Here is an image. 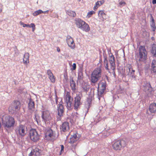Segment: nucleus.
I'll return each mask as SVG.
<instances>
[{"label": "nucleus", "instance_id": "f257e3e1", "mask_svg": "<svg viewBox=\"0 0 156 156\" xmlns=\"http://www.w3.org/2000/svg\"><path fill=\"white\" fill-rule=\"evenodd\" d=\"M2 122L4 126L8 129L13 127L15 124L14 119L12 117L9 116H3Z\"/></svg>", "mask_w": 156, "mask_h": 156}, {"label": "nucleus", "instance_id": "f03ea898", "mask_svg": "<svg viewBox=\"0 0 156 156\" xmlns=\"http://www.w3.org/2000/svg\"><path fill=\"white\" fill-rule=\"evenodd\" d=\"M109 61L110 63V69L108 68V61L106 58H105L104 60V65L105 69L110 72V70H113V73L114 75H115V57L113 55L110 56L109 59Z\"/></svg>", "mask_w": 156, "mask_h": 156}, {"label": "nucleus", "instance_id": "7ed1b4c3", "mask_svg": "<svg viewBox=\"0 0 156 156\" xmlns=\"http://www.w3.org/2000/svg\"><path fill=\"white\" fill-rule=\"evenodd\" d=\"M102 70L101 66L95 68L91 75V81L95 83L100 79L101 77Z\"/></svg>", "mask_w": 156, "mask_h": 156}, {"label": "nucleus", "instance_id": "20e7f679", "mask_svg": "<svg viewBox=\"0 0 156 156\" xmlns=\"http://www.w3.org/2000/svg\"><path fill=\"white\" fill-rule=\"evenodd\" d=\"M139 55L138 58L140 62H144L147 58V52L144 46H140L139 48Z\"/></svg>", "mask_w": 156, "mask_h": 156}, {"label": "nucleus", "instance_id": "39448f33", "mask_svg": "<svg viewBox=\"0 0 156 156\" xmlns=\"http://www.w3.org/2000/svg\"><path fill=\"white\" fill-rule=\"evenodd\" d=\"M126 145V141L123 140H116L112 144L113 149L115 151H120Z\"/></svg>", "mask_w": 156, "mask_h": 156}, {"label": "nucleus", "instance_id": "423d86ee", "mask_svg": "<svg viewBox=\"0 0 156 156\" xmlns=\"http://www.w3.org/2000/svg\"><path fill=\"white\" fill-rule=\"evenodd\" d=\"M15 131L17 135L23 137L27 133V128L25 125L20 124L17 127Z\"/></svg>", "mask_w": 156, "mask_h": 156}, {"label": "nucleus", "instance_id": "0eeeda50", "mask_svg": "<svg viewBox=\"0 0 156 156\" xmlns=\"http://www.w3.org/2000/svg\"><path fill=\"white\" fill-rule=\"evenodd\" d=\"M57 138L55 132L51 129H48L46 131L45 138L48 140L54 141Z\"/></svg>", "mask_w": 156, "mask_h": 156}, {"label": "nucleus", "instance_id": "6e6552de", "mask_svg": "<svg viewBox=\"0 0 156 156\" xmlns=\"http://www.w3.org/2000/svg\"><path fill=\"white\" fill-rule=\"evenodd\" d=\"M29 135L30 139L34 142H36L39 139L40 135L35 129H31L29 132Z\"/></svg>", "mask_w": 156, "mask_h": 156}, {"label": "nucleus", "instance_id": "1a4fd4ad", "mask_svg": "<svg viewBox=\"0 0 156 156\" xmlns=\"http://www.w3.org/2000/svg\"><path fill=\"white\" fill-rule=\"evenodd\" d=\"M21 104L20 102L17 100L13 101L9 106V110L10 112L19 111L20 109Z\"/></svg>", "mask_w": 156, "mask_h": 156}, {"label": "nucleus", "instance_id": "9d476101", "mask_svg": "<svg viewBox=\"0 0 156 156\" xmlns=\"http://www.w3.org/2000/svg\"><path fill=\"white\" fill-rule=\"evenodd\" d=\"M81 98L80 94H77L75 98L74 102L73 104L74 108L76 111L78 110L80 108L82 103L80 102Z\"/></svg>", "mask_w": 156, "mask_h": 156}, {"label": "nucleus", "instance_id": "9b49d317", "mask_svg": "<svg viewBox=\"0 0 156 156\" xmlns=\"http://www.w3.org/2000/svg\"><path fill=\"white\" fill-rule=\"evenodd\" d=\"M63 103L62 100L61 99V101L59 103V104L57 106V110L58 111V115L60 117L63 115V114L64 111V108L62 104Z\"/></svg>", "mask_w": 156, "mask_h": 156}, {"label": "nucleus", "instance_id": "f8f14e48", "mask_svg": "<svg viewBox=\"0 0 156 156\" xmlns=\"http://www.w3.org/2000/svg\"><path fill=\"white\" fill-rule=\"evenodd\" d=\"M73 98L69 94L67 93L65 98V102L66 103V107L68 109L70 108L72 105Z\"/></svg>", "mask_w": 156, "mask_h": 156}, {"label": "nucleus", "instance_id": "ddd939ff", "mask_svg": "<svg viewBox=\"0 0 156 156\" xmlns=\"http://www.w3.org/2000/svg\"><path fill=\"white\" fill-rule=\"evenodd\" d=\"M66 41L68 46L71 49H74L75 48V45L73 40L70 36L67 37Z\"/></svg>", "mask_w": 156, "mask_h": 156}, {"label": "nucleus", "instance_id": "4468645a", "mask_svg": "<svg viewBox=\"0 0 156 156\" xmlns=\"http://www.w3.org/2000/svg\"><path fill=\"white\" fill-rule=\"evenodd\" d=\"M42 118L45 123L46 122L50 120L51 117L49 112L47 110L44 111L42 115Z\"/></svg>", "mask_w": 156, "mask_h": 156}, {"label": "nucleus", "instance_id": "2eb2a0df", "mask_svg": "<svg viewBox=\"0 0 156 156\" xmlns=\"http://www.w3.org/2000/svg\"><path fill=\"white\" fill-rule=\"evenodd\" d=\"M41 153V150L38 148H35L32 150L29 156H39Z\"/></svg>", "mask_w": 156, "mask_h": 156}, {"label": "nucleus", "instance_id": "dca6fc26", "mask_svg": "<svg viewBox=\"0 0 156 156\" xmlns=\"http://www.w3.org/2000/svg\"><path fill=\"white\" fill-rule=\"evenodd\" d=\"M61 129L64 132L68 131L69 129V123L67 122H63L62 125Z\"/></svg>", "mask_w": 156, "mask_h": 156}, {"label": "nucleus", "instance_id": "f3484780", "mask_svg": "<svg viewBox=\"0 0 156 156\" xmlns=\"http://www.w3.org/2000/svg\"><path fill=\"white\" fill-rule=\"evenodd\" d=\"M149 111L151 113H156V103H151L149 106Z\"/></svg>", "mask_w": 156, "mask_h": 156}, {"label": "nucleus", "instance_id": "a211bd4d", "mask_svg": "<svg viewBox=\"0 0 156 156\" xmlns=\"http://www.w3.org/2000/svg\"><path fill=\"white\" fill-rule=\"evenodd\" d=\"M29 57L30 55L29 53L26 52L25 53L23 58V63L24 64L27 65L29 63Z\"/></svg>", "mask_w": 156, "mask_h": 156}, {"label": "nucleus", "instance_id": "6ab92c4d", "mask_svg": "<svg viewBox=\"0 0 156 156\" xmlns=\"http://www.w3.org/2000/svg\"><path fill=\"white\" fill-rule=\"evenodd\" d=\"M75 23L77 26L79 28L81 27L83 24H85V21L80 18L75 19Z\"/></svg>", "mask_w": 156, "mask_h": 156}, {"label": "nucleus", "instance_id": "aec40b11", "mask_svg": "<svg viewBox=\"0 0 156 156\" xmlns=\"http://www.w3.org/2000/svg\"><path fill=\"white\" fill-rule=\"evenodd\" d=\"M105 2V1L104 0L98 1L97 2L95 3V5L94 7V10L96 11L99 6L103 5L104 3Z\"/></svg>", "mask_w": 156, "mask_h": 156}, {"label": "nucleus", "instance_id": "412c9836", "mask_svg": "<svg viewBox=\"0 0 156 156\" xmlns=\"http://www.w3.org/2000/svg\"><path fill=\"white\" fill-rule=\"evenodd\" d=\"M80 29L86 32H88L90 30V28L88 25L85 22V24L82 26L80 28Z\"/></svg>", "mask_w": 156, "mask_h": 156}, {"label": "nucleus", "instance_id": "4be33fe9", "mask_svg": "<svg viewBox=\"0 0 156 156\" xmlns=\"http://www.w3.org/2000/svg\"><path fill=\"white\" fill-rule=\"evenodd\" d=\"M106 14L104 10H101L99 11L98 12V16L103 19H105Z\"/></svg>", "mask_w": 156, "mask_h": 156}, {"label": "nucleus", "instance_id": "5701e85b", "mask_svg": "<svg viewBox=\"0 0 156 156\" xmlns=\"http://www.w3.org/2000/svg\"><path fill=\"white\" fill-rule=\"evenodd\" d=\"M28 105L29 109L31 111H33L34 109V101L31 99L29 100Z\"/></svg>", "mask_w": 156, "mask_h": 156}, {"label": "nucleus", "instance_id": "b1692460", "mask_svg": "<svg viewBox=\"0 0 156 156\" xmlns=\"http://www.w3.org/2000/svg\"><path fill=\"white\" fill-rule=\"evenodd\" d=\"M66 13L69 16L72 17H75L76 16V14L75 12L71 10H68L66 12Z\"/></svg>", "mask_w": 156, "mask_h": 156}, {"label": "nucleus", "instance_id": "393cba45", "mask_svg": "<svg viewBox=\"0 0 156 156\" xmlns=\"http://www.w3.org/2000/svg\"><path fill=\"white\" fill-rule=\"evenodd\" d=\"M70 84L72 89L73 90H76V84L73 78L70 80Z\"/></svg>", "mask_w": 156, "mask_h": 156}, {"label": "nucleus", "instance_id": "a878e982", "mask_svg": "<svg viewBox=\"0 0 156 156\" xmlns=\"http://www.w3.org/2000/svg\"><path fill=\"white\" fill-rule=\"evenodd\" d=\"M151 53L154 56L156 57V45L155 44H154L152 45Z\"/></svg>", "mask_w": 156, "mask_h": 156}, {"label": "nucleus", "instance_id": "bb28decb", "mask_svg": "<svg viewBox=\"0 0 156 156\" xmlns=\"http://www.w3.org/2000/svg\"><path fill=\"white\" fill-rule=\"evenodd\" d=\"M152 70L154 72H156V60H153L152 63Z\"/></svg>", "mask_w": 156, "mask_h": 156}, {"label": "nucleus", "instance_id": "cd10ccee", "mask_svg": "<svg viewBox=\"0 0 156 156\" xmlns=\"http://www.w3.org/2000/svg\"><path fill=\"white\" fill-rule=\"evenodd\" d=\"M43 12V11L39 9V10L35 11L34 12H33V15L34 16H36L39 15V14L42 13Z\"/></svg>", "mask_w": 156, "mask_h": 156}, {"label": "nucleus", "instance_id": "c85d7f7f", "mask_svg": "<svg viewBox=\"0 0 156 156\" xmlns=\"http://www.w3.org/2000/svg\"><path fill=\"white\" fill-rule=\"evenodd\" d=\"M105 90V87H104V89H101V90H100L99 91H98V94L99 95L98 96V99L100 100V97L101 96V95L103 94V93H104V91Z\"/></svg>", "mask_w": 156, "mask_h": 156}, {"label": "nucleus", "instance_id": "c756f323", "mask_svg": "<svg viewBox=\"0 0 156 156\" xmlns=\"http://www.w3.org/2000/svg\"><path fill=\"white\" fill-rule=\"evenodd\" d=\"M79 114L77 112L74 114V115H73V121H76V120L79 118Z\"/></svg>", "mask_w": 156, "mask_h": 156}, {"label": "nucleus", "instance_id": "7c9ffc66", "mask_svg": "<svg viewBox=\"0 0 156 156\" xmlns=\"http://www.w3.org/2000/svg\"><path fill=\"white\" fill-rule=\"evenodd\" d=\"M48 78L51 83H55V77L53 75L49 77Z\"/></svg>", "mask_w": 156, "mask_h": 156}, {"label": "nucleus", "instance_id": "2f4dec72", "mask_svg": "<svg viewBox=\"0 0 156 156\" xmlns=\"http://www.w3.org/2000/svg\"><path fill=\"white\" fill-rule=\"evenodd\" d=\"M77 140H76V139H75L73 138V137H71L70 138V140L69 141V143L70 144H73Z\"/></svg>", "mask_w": 156, "mask_h": 156}, {"label": "nucleus", "instance_id": "473e14b6", "mask_svg": "<svg viewBox=\"0 0 156 156\" xmlns=\"http://www.w3.org/2000/svg\"><path fill=\"white\" fill-rule=\"evenodd\" d=\"M47 73L48 75V78L53 75L51 70L50 69L47 70Z\"/></svg>", "mask_w": 156, "mask_h": 156}, {"label": "nucleus", "instance_id": "72a5a7b5", "mask_svg": "<svg viewBox=\"0 0 156 156\" xmlns=\"http://www.w3.org/2000/svg\"><path fill=\"white\" fill-rule=\"evenodd\" d=\"M95 13V12L93 11H91L87 13V16L89 18L92 15L94 14Z\"/></svg>", "mask_w": 156, "mask_h": 156}, {"label": "nucleus", "instance_id": "f704fd0d", "mask_svg": "<svg viewBox=\"0 0 156 156\" xmlns=\"http://www.w3.org/2000/svg\"><path fill=\"white\" fill-rule=\"evenodd\" d=\"M151 27L152 30L154 31H155L156 30V27L155 26V23H154L153 24L151 23Z\"/></svg>", "mask_w": 156, "mask_h": 156}, {"label": "nucleus", "instance_id": "c9c22d12", "mask_svg": "<svg viewBox=\"0 0 156 156\" xmlns=\"http://www.w3.org/2000/svg\"><path fill=\"white\" fill-rule=\"evenodd\" d=\"M126 5V3L125 2H120L119 3V5L120 7H122Z\"/></svg>", "mask_w": 156, "mask_h": 156}, {"label": "nucleus", "instance_id": "e433bc0d", "mask_svg": "<svg viewBox=\"0 0 156 156\" xmlns=\"http://www.w3.org/2000/svg\"><path fill=\"white\" fill-rule=\"evenodd\" d=\"M31 27L32 28V31L34 32L36 29L35 25L34 23H31L30 24Z\"/></svg>", "mask_w": 156, "mask_h": 156}, {"label": "nucleus", "instance_id": "4c0bfd02", "mask_svg": "<svg viewBox=\"0 0 156 156\" xmlns=\"http://www.w3.org/2000/svg\"><path fill=\"white\" fill-rule=\"evenodd\" d=\"M129 72L130 73H131V75H132V76H133V75L134 74V73L135 72V71L134 70H133L132 68H129Z\"/></svg>", "mask_w": 156, "mask_h": 156}, {"label": "nucleus", "instance_id": "58836bf2", "mask_svg": "<svg viewBox=\"0 0 156 156\" xmlns=\"http://www.w3.org/2000/svg\"><path fill=\"white\" fill-rule=\"evenodd\" d=\"M61 150L60 151V154H61V153L63 152L64 149V146L63 145H61Z\"/></svg>", "mask_w": 156, "mask_h": 156}, {"label": "nucleus", "instance_id": "ea45409f", "mask_svg": "<svg viewBox=\"0 0 156 156\" xmlns=\"http://www.w3.org/2000/svg\"><path fill=\"white\" fill-rule=\"evenodd\" d=\"M151 23L153 24L154 23H155L154 22V20L153 17L152 15H151Z\"/></svg>", "mask_w": 156, "mask_h": 156}, {"label": "nucleus", "instance_id": "a19ab883", "mask_svg": "<svg viewBox=\"0 0 156 156\" xmlns=\"http://www.w3.org/2000/svg\"><path fill=\"white\" fill-rule=\"evenodd\" d=\"M72 137H73V138L75 139H76V140H77V135L76 134H73L72 136Z\"/></svg>", "mask_w": 156, "mask_h": 156}, {"label": "nucleus", "instance_id": "79ce46f5", "mask_svg": "<svg viewBox=\"0 0 156 156\" xmlns=\"http://www.w3.org/2000/svg\"><path fill=\"white\" fill-rule=\"evenodd\" d=\"M20 24L21 25H22L23 27H27V24H25L21 22H20Z\"/></svg>", "mask_w": 156, "mask_h": 156}, {"label": "nucleus", "instance_id": "37998d69", "mask_svg": "<svg viewBox=\"0 0 156 156\" xmlns=\"http://www.w3.org/2000/svg\"><path fill=\"white\" fill-rule=\"evenodd\" d=\"M73 69L75 70L76 69V65L75 63H74L73 65Z\"/></svg>", "mask_w": 156, "mask_h": 156}, {"label": "nucleus", "instance_id": "c03bdc74", "mask_svg": "<svg viewBox=\"0 0 156 156\" xmlns=\"http://www.w3.org/2000/svg\"><path fill=\"white\" fill-rule=\"evenodd\" d=\"M83 88L84 91H87L89 90V88H87L86 87H84Z\"/></svg>", "mask_w": 156, "mask_h": 156}, {"label": "nucleus", "instance_id": "a18cd8bd", "mask_svg": "<svg viewBox=\"0 0 156 156\" xmlns=\"http://www.w3.org/2000/svg\"><path fill=\"white\" fill-rule=\"evenodd\" d=\"M35 118H36V121L37 122V124L38 125L41 124L40 123V121H39V120L37 119V116L36 115H35Z\"/></svg>", "mask_w": 156, "mask_h": 156}, {"label": "nucleus", "instance_id": "49530a36", "mask_svg": "<svg viewBox=\"0 0 156 156\" xmlns=\"http://www.w3.org/2000/svg\"><path fill=\"white\" fill-rule=\"evenodd\" d=\"M58 99H59V98H57L56 97V104H58ZM59 99H60L61 100V99H60V98H59Z\"/></svg>", "mask_w": 156, "mask_h": 156}, {"label": "nucleus", "instance_id": "de8ad7c7", "mask_svg": "<svg viewBox=\"0 0 156 156\" xmlns=\"http://www.w3.org/2000/svg\"><path fill=\"white\" fill-rule=\"evenodd\" d=\"M102 89H104V87H105V85L104 84H102L101 85Z\"/></svg>", "mask_w": 156, "mask_h": 156}, {"label": "nucleus", "instance_id": "09e8293b", "mask_svg": "<svg viewBox=\"0 0 156 156\" xmlns=\"http://www.w3.org/2000/svg\"><path fill=\"white\" fill-rule=\"evenodd\" d=\"M152 3L153 4H156V0H152Z\"/></svg>", "mask_w": 156, "mask_h": 156}, {"label": "nucleus", "instance_id": "8fccbe9b", "mask_svg": "<svg viewBox=\"0 0 156 156\" xmlns=\"http://www.w3.org/2000/svg\"><path fill=\"white\" fill-rule=\"evenodd\" d=\"M27 27H28L30 28L31 27L30 24V25L29 24H27Z\"/></svg>", "mask_w": 156, "mask_h": 156}, {"label": "nucleus", "instance_id": "3c124183", "mask_svg": "<svg viewBox=\"0 0 156 156\" xmlns=\"http://www.w3.org/2000/svg\"><path fill=\"white\" fill-rule=\"evenodd\" d=\"M48 10H47V11H43V12L42 13H45L46 12L48 13Z\"/></svg>", "mask_w": 156, "mask_h": 156}, {"label": "nucleus", "instance_id": "603ef678", "mask_svg": "<svg viewBox=\"0 0 156 156\" xmlns=\"http://www.w3.org/2000/svg\"><path fill=\"white\" fill-rule=\"evenodd\" d=\"M57 50L58 52H59L60 51V49L58 47L57 48Z\"/></svg>", "mask_w": 156, "mask_h": 156}, {"label": "nucleus", "instance_id": "864d4df0", "mask_svg": "<svg viewBox=\"0 0 156 156\" xmlns=\"http://www.w3.org/2000/svg\"><path fill=\"white\" fill-rule=\"evenodd\" d=\"M100 85V83H99L98 84V88H99V85Z\"/></svg>", "mask_w": 156, "mask_h": 156}, {"label": "nucleus", "instance_id": "5fc2aeb1", "mask_svg": "<svg viewBox=\"0 0 156 156\" xmlns=\"http://www.w3.org/2000/svg\"><path fill=\"white\" fill-rule=\"evenodd\" d=\"M2 9H0V12H2Z\"/></svg>", "mask_w": 156, "mask_h": 156}, {"label": "nucleus", "instance_id": "6e6d98bb", "mask_svg": "<svg viewBox=\"0 0 156 156\" xmlns=\"http://www.w3.org/2000/svg\"><path fill=\"white\" fill-rule=\"evenodd\" d=\"M151 39H152V40H153L154 39V37H152Z\"/></svg>", "mask_w": 156, "mask_h": 156}]
</instances>
